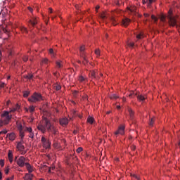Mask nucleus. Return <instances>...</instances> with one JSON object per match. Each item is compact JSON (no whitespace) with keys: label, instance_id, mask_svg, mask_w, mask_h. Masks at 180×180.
I'll use <instances>...</instances> for the list:
<instances>
[{"label":"nucleus","instance_id":"603ef678","mask_svg":"<svg viewBox=\"0 0 180 180\" xmlns=\"http://www.w3.org/2000/svg\"><path fill=\"white\" fill-rule=\"evenodd\" d=\"M0 87H1V88H5V83H1V84H0Z\"/></svg>","mask_w":180,"mask_h":180},{"label":"nucleus","instance_id":"b1692460","mask_svg":"<svg viewBox=\"0 0 180 180\" xmlns=\"http://www.w3.org/2000/svg\"><path fill=\"white\" fill-rule=\"evenodd\" d=\"M143 37H144V34H143V32H141L140 34L136 35V39H138V40H140Z\"/></svg>","mask_w":180,"mask_h":180},{"label":"nucleus","instance_id":"72a5a7b5","mask_svg":"<svg viewBox=\"0 0 180 180\" xmlns=\"http://www.w3.org/2000/svg\"><path fill=\"white\" fill-rule=\"evenodd\" d=\"M95 54L96 56H101V51L99 49H96L95 50Z\"/></svg>","mask_w":180,"mask_h":180},{"label":"nucleus","instance_id":"69168bd1","mask_svg":"<svg viewBox=\"0 0 180 180\" xmlns=\"http://www.w3.org/2000/svg\"><path fill=\"white\" fill-rule=\"evenodd\" d=\"M117 109H120V105H117Z\"/></svg>","mask_w":180,"mask_h":180},{"label":"nucleus","instance_id":"de8ad7c7","mask_svg":"<svg viewBox=\"0 0 180 180\" xmlns=\"http://www.w3.org/2000/svg\"><path fill=\"white\" fill-rule=\"evenodd\" d=\"M42 63H43L44 64H47V63H49V59H46V58L44 59V60H42Z\"/></svg>","mask_w":180,"mask_h":180},{"label":"nucleus","instance_id":"aec40b11","mask_svg":"<svg viewBox=\"0 0 180 180\" xmlns=\"http://www.w3.org/2000/svg\"><path fill=\"white\" fill-rule=\"evenodd\" d=\"M57 68H62L63 67V62L61 60H57L56 62Z\"/></svg>","mask_w":180,"mask_h":180},{"label":"nucleus","instance_id":"4d7b16f0","mask_svg":"<svg viewBox=\"0 0 180 180\" xmlns=\"http://www.w3.org/2000/svg\"><path fill=\"white\" fill-rule=\"evenodd\" d=\"M100 6H96V12H98V9H99Z\"/></svg>","mask_w":180,"mask_h":180},{"label":"nucleus","instance_id":"a19ab883","mask_svg":"<svg viewBox=\"0 0 180 180\" xmlns=\"http://www.w3.org/2000/svg\"><path fill=\"white\" fill-rule=\"evenodd\" d=\"M0 165H1V167H4V165H5V160H0Z\"/></svg>","mask_w":180,"mask_h":180},{"label":"nucleus","instance_id":"864d4df0","mask_svg":"<svg viewBox=\"0 0 180 180\" xmlns=\"http://www.w3.org/2000/svg\"><path fill=\"white\" fill-rule=\"evenodd\" d=\"M129 46L130 47H134V43H129Z\"/></svg>","mask_w":180,"mask_h":180},{"label":"nucleus","instance_id":"37998d69","mask_svg":"<svg viewBox=\"0 0 180 180\" xmlns=\"http://www.w3.org/2000/svg\"><path fill=\"white\" fill-rule=\"evenodd\" d=\"M22 60L23 61L26 62L27 60H29V57H27V56H24Z\"/></svg>","mask_w":180,"mask_h":180},{"label":"nucleus","instance_id":"6e6552de","mask_svg":"<svg viewBox=\"0 0 180 180\" xmlns=\"http://www.w3.org/2000/svg\"><path fill=\"white\" fill-rule=\"evenodd\" d=\"M117 134H124V126L120 127L118 130L115 132V136H117Z\"/></svg>","mask_w":180,"mask_h":180},{"label":"nucleus","instance_id":"49530a36","mask_svg":"<svg viewBox=\"0 0 180 180\" xmlns=\"http://www.w3.org/2000/svg\"><path fill=\"white\" fill-rule=\"evenodd\" d=\"M160 20H162V22H165V15H162L160 18Z\"/></svg>","mask_w":180,"mask_h":180},{"label":"nucleus","instance_id":"bf43d9fd","mask_svg":"<svg viewBox=\"0 0 180 180\" xmlns=\"http://www.w3.org/2000/svg\"><path fill=\"white\" fill-rule=\"evenodd\" d=\"M4 122L2 120H0V127H1L2 124H3Z\"/></svg>","mask_w":180,"mask_h":180},{"label":"nucleus","instance_id":"2eb2a0df","mask_svg":"<svg viewBox=\"0 0 180 180\" xmlns=\"http://www.w3.org/2000/svg\"><path fill=\"white\" fill-rule=\"evenodd\" d=\"M25 167L28 171V172L30 174L32 172H33V167H32V165H30V164L26 162L25 163Z\"/></svg>","mask_w":180,"mask_h":180},{"label":"nucleus","instance_id":"680f3d73","mask_svg":"<svg viewBox=\"0 0 180 180\" xmlns=\"http://www.w3.org/2000/svg\"><path fill=\"white\" fill-rule=\"evenodd\" d=\"M49 13H53V9L49 8Z\"/></svg>","mask_w":180,"mask_h":180},{"label":"nucleus","instance_id":"0eeeda50","mask_svg":"<svg viewBox=\"0 0 180 180\" xmlns=\"http://www.w3.org/2000/svg\"><path fill=\"white\" fill-rule=\"evenodd\" d=\"M17 148L19 151H22V154H26L25 150V146H23V141H20L17 144Z\"/></svg>","mask_w":180,"mask_h":180},{"label":"nucleus","instance_id":"4c0bfd02","mask_svg":"<svg viewBox=\"0 0 180 180\" xmlns=\"http://www.w3.org/2000/svg\"><path fill=\"white\" fill-rule=\"evenodd\" d=\"M154 2V0H147V3L148 4V6H151V4Z\"/></svg>","mask_w":180,"mask_h":180},{"label":"nucleus","instance_id":"473e14b6","mask_svg":"<svg viewBox=\"0 0 180 180\" xmlns=\"http://www.w3.org/2000/svg\"><path fill=\"white\" fill-rule=\"evenodd\" d=\"M25 131H29V133H32L33 131V129H32V127H26Z\"/></svg>","mask_w":180,"mask_h":180},{"label":"nucleus","instance_id":"393cba45","mask_svg":"<svg viewBox=\"0 0 180 180\" xmlns=\"http://www.w3.org/2000/svg\"><path fill=\"white\" fill-rule=\"evenodd\" d=\"M29 112H30V113H33V112L35 110V107L33 105H31L29 107Z\"/></svg>","mask_w":180,"mask_h":180},{"label":"nucleus","instance_id":"cd10ccee","mask_svg":"<svg viewBox=\"0 0 180 180\" xmlns=\"http://www.w3.org/2000/svg\"><path fill=\"white\" fill-rule=\"evenodd\" d=\"M83 64H84V65L88 64V59L86 58V56H83Z\"/></svg>","mask_w":180,"mask_h":180},{"label":"nucleus","instance_id":"c756f323","mask_svg":"<svg viewBox=\"0 0 180 180\" xmlns=\"http://www.w3.org/2000/svg\"><path fill=\"white\" fill-rule=\"evenodd\" d=\"M30 95V91H24L23 96L24 98H27Z\"/></svg>","mask_w":180,"mask_h":180},{"label":"nucleus","instance_id":"bb28decb","mask_svg":"<svg viewBox=\"0 0 180 180\" xmlns=\"http://www.w3.org/2000/svg\"><path fill=\"white\" fill-rule=\"evenodd\" d=\"M54 89L56 91H60V89H61V86H60V84H55Z\"/></svg>","mask_w":180,"mask_h":180},{"label":"nucleus","instance_id":"ea45409f","mask_svg":"<svg viewBox=\"0 0 180 180\" xmlns=\"http://www.w3.org/2000/svg\"><path fill=\"white\" fill-rule=\"evenodd\" d=\"M82 151V148L79 147L77 150L76 152L79 154V153H81Z\"/></svg>","mask_w":180,"mask_h":180},{"label":"nucleus","instance_id":"c85d7f7f","mask_svg":"<svg viewBox=\"0 0 180 180\" xmlns=\"http://www.w3.org/2000/svg\"><path fill=\"white\" fill-rule=\"evenodd\" d=\"M25 78H27V79H29L30 81V79H33V75L29 74L28 75L25 76Z\"/></svg>","mask_w":180,"mask_h":180},{"label":"nucleus","instance_id":"423d86ee","mask_svg":"<svg viewBox=\"0 0 180 180\" xmlns=\"http://www.w3.org/2000/svg\"><path fill=\"white\" fill-rule=\"evenodd\" d=\"M1 117H6L5 123L6 124H8L9 121L12 119V115H9V112L5 111L1 114Z\"/></svg>","mask_w":180,"mask_h":180},{"label":"nucleus","instance_id":"338daca9","mask_svg":"<svg viewBox=\"0 0 180 180\" xmlns=\"http://www.w3.org/2000/svg\"><path fill=\"white\" fill-rule=\"evenodd\" d=\"M13 176H12L11 178H10V180H13Z\"/></svg>","mask_w":180,"mask_h":180},{"label":"nucleus","instance_id":"a211bd4d","mask_svg":"<svg viewBox=\"0 0 180 180\" xmlns=\"http://www.w3.org/2000/svg\"><path fill=\"white\" fill-rule=\"evenodd\" d=\"M128 112L129 113L130 119L133 120V117H134V111L131 110V108H128Z\"/></svg>","mask_w":180,"mask_h":180},{"label":"nucleus","instance_id":"4468645a","mask_svg":"<svg viewBox=\"0 0 180 180\" xmlns=\"http://www.w3.org/2000/svg\"><path fill=\"white\" fill-rule=\"evenodd\" d=\"M90 77H91V78H94V79H99V77H98L96 75V72H95V71H94V70H91L90 72Z\"/></svg>","mask_w":180,"mask_h":180},{"label":"nucleus","instance_id":"9d476101","mask_svg":"<svg viewBox=\"0 0 180 180\" xmlns=\"http://www.w3.org/2000/svg\"><path fill=\"white\" fill-rule=\"evenodd\" d=\"M131 20L129 18H124L122 21V25L124 26L125 27L129 26V23H130Z\"/></svg>","mask_w":180,"mask_h":180},{"label":"nucleus","instance_id":"c03bdc74","mask_svg":"<svg viewBox=\"0 0 180 180\" xmlns=\"http://www.w3.org/2000/svg\"><path fill=\"white\" fill-rule=\"evenodd\" d=\"M151 19H153V20H155V22H157L158 20V18H157V17H155V15H151Z\"/></svg>","mask_w":180,"mask_h":180},{"label":"nucleus","instance_id":"f257e3e1","mask_svg":"<svg viewBox=\"0 0 180 180\" xmlns=\"http://www.w3.org/2000/svg\"><path fill=\"white\" fill-rule=\"evenodd\" d=\"M37 129L44 134L48 131V133H52L54 136L58 134V129L51 124V122L47 117L43 118L42 122L37 126Z\"/></svg>","mask_w":180,"mask_h":180},{"label":"nucleus","instance_id":"7ed1b4c3","mask_svg":"<svg viewBox=\"0 0 180 180\" xmlns=\"http://www.w3.org/2000/svg\"><path fill=\"white\" fill-rule=\"evenodd\" d=\"M167 19L169 20V26H172V27H174L176 26V27H179L178 25H176V17L172 15V11H169V15H167Z\"/></svg>","mask_w":180,"mask_h":180},{"label":"nucleus","instance_id":"39448f33","mask_svg":"<svg viewBox=\"0 0 180 180\" xmlns=\"http://www.w3.org/2000/svg\"><path fill=\"white\" fill-rule=\"evenodd\" d=\"M41 141L44 148H50V147H51V142L47 140L44 136H41Z\"/></svg>","mask_w":180,"mask_h":180},{"label":"nucleus","instance_id":"0e129e2a","mask_svg":"<svg viewBox=\"0 0 180 180\" xmlns=\"http://www.w3.org/2000/svg\"><path fill=\"white\" fill-rule=\"evenodd\" d=\"M143 5L146 4V0H143Z\"/></svg>","mask_w":180,"mask_h":180},{"label":"nucleus","instance_id":"5fc2aeb1","mask_svg":"<svg viewBox=\"0 0 180 180\" xmlns=\"http://www.w3.org/2000/svg\"><path fill=\"white\" fill-rule=\"evenodd\" d=\"M28 10L30 11V12H33V8H32L31 7H28Z\"/></svg>","mask_w":180,"mask_h":180},{"label":"nucleus","instance_id":"052dcab7","mask_svg":"<svg viewBox=\"0 0 180 180\" xmlns=\"http://www.w3.org/2000/svg\"><path fill=\"white\" fill-rule=\"evenodd\" d=\"M2 179V172H0V180Z\"/></svg>","mask_w":180,"mask_h":180},{"label":"nucleus","instance_id":"6e6d98bb","mask_svg":"<svg viewBox=\"0 0 180 180\" xmlns=\"http://www.w3.org/2000/svg\"><path fill=\"white\" fill-rule=\"evenodd\" d=\"M133 95H134V93H131L129 96V98H133Z\"/></svg>","mask_w":180,"mask_h":180},{"label":"nucleus","instance_id":"09e8293b","mask_svg":"<svg viewBox=\"0 0 180 180\" xmlns=\"http://www.w3.org/2000/svg\"><path fill=\"white\" fill-rule=\"evenodd\" d=\"M18 130H19V131H23V127L22 125H19L18 126Z\"/></svg>","mask_w":180,"mask_h":180},{"label":"nucleus","instance_id":"f3484780","mask_svg":"<svg viewBox=\"0 0 180 180\" xmlns=\"http://www.w3.org/2000/svg\"><path fill=\"white\" fill-rule=\"evenodd\" d=\"M29 23L30 25H31V26H36V25H37V20H36V18H33V20H29Z\"/></svg>","mask_w":180,"mask_h":180},{"label":"nucleus","instance_id":"13d9d810","mask_svg":"<svg viewBox=\"0 0 180 180\" xmlns=\"http://www.w3.org/2000/svg\"><path fill=\"white\" fill-rule=\"evenodd\" d=\"M131 150H132L133 151H134V150H136V146H131Z\"/></svg>","mask_w":180,"mask_h":180},{"label":"nucleus","instance_id":"2f4dec72","mask_svg":"<svg viewBox=\"0 0 180 180\" xmlns=\"http://www.w3.org/2000/svg\"><path fill=\"white\" fill-rule=\"evenodd\" d=\"M20 136L21 139H23L25 137V131H20Z\"/></svg>","mask_w":180,"mask_h":180},{"label":"nucleus","instance_id":"3c124183","mask_svg":"<svg viewBox=\"0 0 180 180\" xmlns=\"http://www.w3.org/2000/svg\"><path fill=\"white\" fill-rule=\"evenodd\" d=\"M85 50V46H82L80 47V51L82 52Z\"/></svg>","mask_w":180,"mask_h":180},{"label":"nucleus","instance_id":"e2e57ef3","mask_svg":"<svg viewBox=\"0 0 180 180\" xmlns=\"http://www.w3.org/2000/svg\"><path fill=\"white\" fill-rule=\"evenodd\" d=\"M5 174H9V170H5Z\"/></svg>","mask_w":180,"mask_h":180},{"label":"nucleus","instance_id":"ddd939ff","mask_svg":"<svg viewBox=\"0 0 180 180\" xmlns=\"http://www.w3.org/2000/svg\"><path fill=\"white\" fill-rule=\"evenodd\" d=\"M7 137L9 139V140L13 141V140L16 139V135H15V133L7 134Z\"/></svg>","mask_w":180,"mask_h":180},{"label":"nucleus","instance_id":"f8f14e48","mask_svg":"<svg viewBox=\"0 0 180 180\" xmlns=\"http://www.w3.org/2000/svg\"><path fill=\"white\" fill-rule=\"evenodd\" d=\"M8 158L11 164H12V162H13V154L12 153V150H8Z\"/></svg>","mask_w":180,"mask_h":180},{"label":"nucleus","instance_id":"58836bf2","mask_svg":"<svg viewBox=\"0 0 180 180\" xmlns=\"http://www.w3.org/2000/svg\"><path fill=\"white\" fill-rule=\"evenodd\" d=\"M154 124V118L150 119L149 122V126H153Z\"/></svg>","mask_w":180,"mask_h":180},{"label":"nucleus","instance_id":"7c9ffc66","mask_svg":"<svg viewBox=\"0 0 180 180\" xmlns=\"http://www.w3.org/2000/svg\"><path fill=\"white\" fill-rule=\"evenodd\" d=\"M110 98L111 99H117V98H119V96H117L116 94H112L111 96H110Z\"/></svg>","mask_w":180,"mask_h":180},{"label":"nucleus","instance_id":"412c9836","mask_svg":"<svg viewBox=\"0 0 180 180\" xmlns=\"http://www.w3.org/2000/svg\"><path fill=\"white\" fill-rule=\"evenodd\" d=\"M101 19H102V20H105V19H106V13L105 12H103L102 13H101L99 15Z\"/></svg>","mask_w":180,"mask_h":180},{"label":"nucleus","instance_id":"f704fd0d","mask_svg":"<svg viewBox=\"0 0 180 180\" xmlns=\"http://www.w3.org/2000/svg\"><path fill=\"white\" fill-rule=\"evenodd\" d=\"M79 81H80V82H84V81H85V78L84 77V76H80L79 77Z\"/></svg>","mask_w":180,"mask_h":180},{"label":"nucleus","instance_id":"20e7f679","mask_svg":"<svg viewBox=\"0 0 180 180\" xmlns=\"http://www.w3.org/2000/svg\"><path fill=\"white\" fill-rule=\"evenodd\" d=\"M17 165L18 167H20L21 168H23L26 165V159L23 156H20L17 160Z\"/></svg>","mask_w":180,"mask_h":180},{"label":"nucleus","instance_id":"774afa93","mask_svg":"<svg viewBox=\"0 0 180 180\" xmlns=\"http://www.w3.org/2000/svg\"><path fill=\"white\" fill-rule=\"evenodd\" d=\"M26 112H29V108H25Z\"/></svg>","mask_w":180,"mask_h":180},{"label":"nucleus","instance_id":"1a4fd4ad","mask_svg":"<svg viewBox=\"0 0 180 180\" xmlns=\"http://www.w3.org/2000/svg\"><path fill=\"white\" fill-rule=\"evenodd\" d=\"M60 124L61 126H67L68 124V118H62L60 120Z\"/></svg>","mask_w":180,"mask_h":180},{"label":"nucleus","instance_id":"c9c22d12","mask_svg":"<svg viewBox=\"0 0 180 180\" xmlns=\"http://www.w3.org/2000/svg\"><path fill=\"white\" fill-rule=\"evenodd\" d=\"M21 31L24 33H27V29H26L25 27H21Z\"/></svg>","mask_w":180,"mask_h":180},{"label":"nucleus","instance_id":"5701e85b","mask_svg":"<svg viewBox=\"0 0 180 180\" xmlns=\"http://www.w3.org/2000/svg\"><path fill=\"white\" fill-rule=\"evenodd\" d=\"M131 176L132 179L141 180L140 176H139L137 174H131Z\"/></svg>","mask_w":180,"mask_h":180},{"label":"nucleus","instance_id":"dca6fc26","mask_svg":"<svg viewBox=\"0 0 180 180\" xmlns=\"http://www.w3.org/2000/svg\"><path fill=\"white\" fill-rule=\"evenodd\" d=\"M25 180H32L33 179V174L27 173L25 174V176H24Z\"/></svg>","mask_w":180,"mask_h":180},{"label":"nucleus","instance_id":"6ab92c4d","mask_svg":"<svg viewBox=\"0 0 180 180\" xmlns=\"http://www.w3.org/2000/svg\"><path fill=\"white\" fill-rule=\"evenodd\" d=\"M94 122H95V119L92 117H87V123H89L90 124H93Z\"/></svg>","mask_w":180,"mask_h":180},{"label":"nucleus","instance_id":"a18cd8bd","mask_svg":"<svg viewBox=\"0 0 180 180\" xmlns=\"http://www.w3.org/2000/svg\"><path fill=\"white\" fill-rule=\"evenodd\" d=\"M73 96H75V98H77V96H78V91H73Z\"/></svg>","mask_w":180,"mask_h":180},{"label":"nucleus","instance_id":"4be33fe9","mask_svg":"<svg viewBox=\"0 0 180 180\" xmlns=\"http://www.w3.org/2000/svg\"><path fill=\"white\" fill-rule=\"evenodd\" d=\"M49 54H51L52 58H54V57H56V53H54V50L53 49H49Z\"/></svg>","mask_w":180,"mask_h":180},{"label":"nucleus","instance_id":"e433bc0d","mask_svg":"<svg viewBox=\"0 0 180 180\" xmlns=\"http://www.w3.org/2000/svg\"><path fill=\"white\" fill-rule=\"evenodd\" d=\"M110 20H111V22H112V24H113L114 25H116V23H115V22H116V18L112 17V18H110Z\"/></svg>","mask_w":180,"mask_h":180},{"label":"nucleus","instance_id":"8fccbe9b","mask_svg":"<svg viewBox=\"0 0 180 180\" xmlns=\"http://www.w3.org/2000/svg\"><path fill=\"white\" fill-rule=\"evenodd\" d=\"M3 32L4 33H9V31H8V29H6V28H3Z\"/></svg>","mask_w":180,"mask_h":180},{"label":"nucleus","instance_id":"a878e982","mask_svg":"<svg viewBox=\"0 0 180 180\" xmlns=\"http://www.w3.org/2000/svg\"><path fill=\"white\" fill-rule=\"evenodd\" d=\"M20 108L19 105L17 104L15 108H13L10 112H16V110H19Z\"/></svg>","mask_w":180,"mask_h":180},{"label":"nucleus","instance_id":"79ce46f5","mask_svg":"<svg viewBox=\"0 0 180 180\" xmlns=\"http://www.w3.org/2000/svg\"><path fill=\"white\" fill-rule=\"evenodd\" d=\"M29 137H30L31 139H33L34 137V134L33 133V131L30 132Z\"/></svg>","mask_w":180,"mask_h":180},{"label":"nucleus","instance_id":"f03ea898","mask_svg":"<svg viewBox=\"0 0 180 180\" xmlns=\"http://www.w3.org/2000/svg\"><path fill=\"white\" fill-rule=\"evenodd\" d=\"M29 102L36 103V102H41L43 101V96L39 93H34L30 98H28Z\"/></svg>","mask_w":180,"mask_h":180},{"label":"nucleus","instance_id":"9b49d317","mask_svg":"<svg viewBox=\"0 0 180 180\" xmlns=\"http://www.w3.org/2000/svg\"><path fill=\"white\" fill-rule=\"evenodd\" d=\"M136 98L139 102H143V101H146L147 99V96H143L142 94H139L136 96Z\"/></svg>","mask_w":180,"mask_h":180}]
</instances>
